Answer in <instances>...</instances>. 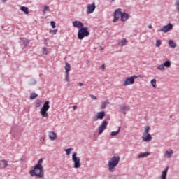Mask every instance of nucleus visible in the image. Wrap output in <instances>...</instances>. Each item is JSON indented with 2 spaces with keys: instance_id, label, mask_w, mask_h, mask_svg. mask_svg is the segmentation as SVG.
<instances>
[{
  "instance_id": "1",
  "label": "nucleus",
  "mask_w": 179,
  "mask_h": 179,
  "mask_svg": "<svg viewBox=\"0 0 179 179\" xmlns=\"http://www.w3.org/2000/svg\"><path fill=\"white\" fill-rule=\"evenodd\" d=\"M31 177L37 178H44V168L43 167V159L41 158L38 163L34 166V169L29 171Z\"/></svg>"
},
{
  "instance_id": "2",
  "label": "nucleus",
  "mask_w": 179,
  "mask_h": 179,
  "mask_svg": "<svg viewBox=\"0 0 179 179\" xmlns=\"http://www.w3.org/2000/svg\"><path fill=\"white\" fill-rule=\"evenodd\" d=\"M120 156H113L110 158L108 162V171L110 173H114L115 167H117L118 163H120Z\"/></svg>"
},
{
  "instance_id": "3",
  "label": "nucleus",
  "mask_w": 179,
  "mask_h": 179,
  "mask_svg": "<svg viewBox=\"0 0 179 179\" xmlns=\"http://www.w3.org/2000/svg\"><path fill=\"white\" fill-rule=\"evenodd\" d=\"M149 131H150V127L149 126H145L142 136L143 142H150V141H152V135L149 134Z\"/></svg>"
},
{
  "instance_id": "4",
  "label": "nucleus",
  "mask_w": 179,
  "mask_h": 179,
  "mask_svg": "<svg viewBox=\"0 0 179 179\" xmlns=\"http://www.w3.org/2000/svg\"><path fill=\"white\" fill-rule=\"evenodd\" d=\"M90 36V32H89L87 27H82L78 30V38L79 40H83L85 37H88Z\"/></svg>"
},
{
  "instance_id": "5",
  "label": "nucleus",
  "mask_w": 179,
  "mask_h": 179,
  "mask_svg": "<svg viewBox=\"0 0 179 179\" xmlns=\"http://www.w3.org/2000/svg\"><path fill=\"white\" fill-rule=\"evenodd\" d=\"M48 110H50V101H48L44 103L43 107L40 110V114L42 115V117L45 118H47V117H48V113H47Z\"/></svg>"
},
{
  "instance_id": "6",
  "label": "nucleus",
  "mask_w": 179,
  "mask_h": 179,
  "mask_svg": "<svg viewBox=\"0 0 179 179\" xmlns=\"http://www.w3.org/2000/svg\"><path fill=\"white\" fill-rule=\"evenodd\" d=\"M72 162L73 163L74 169H79L80 167V158L78 157L77 152H73L72 154Z\"/></svg>"
},
{
  "instance_id": "7",
  "label": "nucleus",
  "mask_w": 179,
  "mask_h": 179,
  "mask_svg": "<svg viewBox=\"0 0 179 179\" xmlns=\"http://www.w3.org/2000/svg\"><path fill=\"white\" fill-rule=\"evenodd\" d=\"M107 125H108V122L107 120H103L99 127V134L101 135L106 129H107Z\"/></svg>"
},
{
  "instance_id": "8",
  "label": "nucleus",
  "mask_w": 179,
  "mask_h": 179,
  "mask_svg": "<svg viewBox=\"0 0 179 179\" xmlns=\"http://www.w3.org/2000/svg\"><path fill=\"white\" fill-rule=\"evenodd\" d=\"M171 66V62L170 60H167L163 64H160L157 69H159V71H164L166 68H170Z\"/></svg>"
},
{
  "instance_id": "9",
  "label": "nucleus",
  "mask_w": 179,
  "mask_h": 179,
  "mask_svg": "<svg viewBox=\"0 0 179 179\" xmlns=\"http://www.w3.org/2000/svg\"><path fill=\"white\" fill-rule=\"evenodd\" d=\"M134 83H135V75L126 78L123 83V86H129V85H134Z\"/></svg>"
},
{
  "instance_id": "10",
  "label": "nucleus",
  "mask_w": 179,
  "mask_h": 179,
  "mask_svg": "<svg viewBox=\"0 0 179 179\" xmlns=\"http://www.w3.org/2000/svg\"><path fill=\"white\" fill-rule=\"evenodd\" d=\"M96 9V3H92L91 4H88L87 6L86 13L87 15H90L93 13Z\"/></svg>"
},
{
  "instance_id": "11",
  "label": "nucleus",
  "mask_w": 179,
  "mask_h": 179,
  "mask_svg": "<svg viewBox=\"0 0 179 179\" xmlns=\"http://www.w3.org/2000/svg\"><path fill=\"white\" fill-rule=\"evenodd\" d=\"M121 8H117L115 13H114V19H113V23H116V22H118V19H120V16L122 15V11H121Z\"/></svg>"
},
{
  "instance_id": "12",
  "label": "nucleus",
  "mask_w": 179,
  "mask_h": 179,
  "mask_svg": "<svg viewBox=\"0 0 179 179\" xmlns=\"http://www.w3.org/2000/svg\"><path fill=\"white\" fill-rule=\"evenodd\" d=\"M173 30V24L169 23L167 25L162 27V29H159L158 31H163V33H167Z\"/></svg>"
},
{
  "instance_id": "13",
  "label": "nucleus",
  "mask_w": 179,
  "mask_h": 179,
  "mask_svg": "<svg viewBox=\"0 0 179 179\" xmlns=\"http://www.w3.org/2000/svg\"><path fill=\"white\" fill-rule=\"evenodd\" d=\"M104 117H106V112L101 111V112H98L96 113V115L93 117V120L94 121H97L98 120H103Z\"/></svg>"
},
{
  "instance_id": "14",
  "label": "nucleus",
  "mask_w": 179,
  "mask_h": 179,
  "mask_svg": "<svg viewBox=\"0 0 179 179\" xmlns=\"http://www.w3.org/2000/svg\"><path fill=\"white\" fill-rule=\"evenodd\" d=\"M72 24L73 26V27H76L77 29H82V27H83V23H82V22L80 21H73L72 22Z\"/></svg>"
},
{
  "instance_id": "15",
  "label": "nucleus",
  "mask_w": 179,
  "mask_h": 179,
  "mask_svg": "<svg viewBox=\"0 0 179 179\" xmlns=\"http://www.w3.org/2000/svg\"><path fill=\"white\" fill-rule=\"evenodd\" d=\"M48 137L50 139V141H55V139H57V134L54 131H49Z\"/></svg>"
},
{
  "instance_id": "16",
  "label": "nucleus",
  "mask_w": 179,
  "mask_h": 179,
  "mask_svg": "<svg viewBox=\"0 0 179 179\" xmlns=\"http://www.w3.org/2000/svg\"><path fill=\"white\" fill-rule=\"evenodd\" d=\"M8 161L3 159L0 161V169H6L8 167Z\"/></svg>"
},
{
  "instance_id": "17",
  "label": "nucleus",
  "mask_w": 179,
  "mask_h": 179,
  "mask_svg": "<svg viewBox=\"0 0 179 179\" xmlns=\"http://www.w3.org/2000/svg\"><path fill=\"white\" fill-rule=\"evenodd\" d=\"M120 111H122V113H124V114H125L127 111H129V106H127L125 105H120Z\"/></svg>"
},
{
  "instance_id": "18",
  "label": "nucleus",
  "mask_w": 179,
  "mask_h": 179,
  "mask_svg": "<svg viewBox=\"0 0 179 179\" xmlns=\"http://www.w3.org/2000/svg\"><path fill=\"white\" fill-rule=\"evenodd\" d=\"M121 17V21L122 22H127L128 20L129 15H128V13H122Z\"/></svg>"
},
{
  "instance_id": "19",
  "label": "nucleus",
  "mask_w": 179,
  "mask_h": 179,
  "mask_svg": "<svg viewBox=\"0 0 179 179\" xmlns=\"http://www.w3.org/2000/svg\"><path fill=\"white\" fill-rule=\"evenodd\" d=\"M173 153L174 152L173 151V150H171L169 151H166L164 154V157H166L167 159H170L171 158V156H173Z\"/></svg>"
},
{
  "instance_id": "20",
  "label": "nucleus",
  "mask_w": 179,
  "mask_h": 179,
  "mask_svg": "<svg viewBox=\"0 0 179 179\" xmlns=\"http://www.w3.org/2000/svg\"><path fill=\"white\" fill-rule=\"evenodd\" d=\"M148 156H150V152H143L138 155V159H141V157L143 159L144 157H148Z\"/></svg>"
},
{
  "instance_id": "21",
  "label": "nucleus",
  "mask_w": 179,
  "mask_h": 179,
  "mask_svg": "<svg viewBox=\"0 0 179 179\" xmlns=\"http://www.w3.org/2000/svg\"><path fill=\"white\" fill-rule=\"evenodd\" d=\"M169 172V166H167L164 171H162L161 179H166L167 173Z\"/></svg>"
},
{
  "instance_id": "22",
  "label": "nucleus",
  "mask_w": 179,
  "mask_h": 179,
  "mask_svg": "<svg viewBox=\"0 0 179 179\" xmlns=\"http://www.w3.org/2000/svg\"><path fill=\"white\" fill-rule=\"evenodd\" d=\"M127 43H128V41L126 38H123L118 43V45H120V47H124L127 45Z\"/></svg>"
},
{
  "instance_id": "23",
  "label": "nucleus",
  "mask_w": 179,
  "mask_h": 179,
  "mask_svg": "<svg viewBox=\"0 0 179 179\" xmlns=\"http://www.w3.org/2000/svg\"><path fill=\"white\" fill-rule=\"evenodd\" d=\"M109 104H110V102H108V101L102 102V103H101V108L102 110H104L105 108H107V106H108Z\"/></svg>"
},
{
  "instance_id": "24",
  "label": "nucleus",
  "mask_w": 179,
  "mask_h": 179,
  "mask_svg": "<svg viewBox=\"0 0 179 179\" xmlns=\"http://www.w3.org/2000/svg\"><path fill=\"white\" fill-rule=\"evenodd\" d=\"M20 10H22V12H24L25 15H29V8L26 6H22Z\"/></svg>"
},
{
  "instance_id": "25",
  "label": "nucleus",
  "mask_w": 179,
  "mask_h": 179,
  "mask_svg": "<svg viewBox=\"0 0 179 179\" xmlns=\"http://www.w3.org/2000/svg\"><path fill=\"white\" fill-rule=\"evenodd\" d=\"M50 50H48L47 48L44 47L42 48V54L43 55H48L50 54Z\"/></svg>"
},
{
  "instance_id": "26",
  "label": "nucleus",
  "mask_w": 179,
  "mask_h": 179,
  "mask_svg": "<svg viewBox=\"0 0 179 179\" xmlns=\"http://www.w3.org/2000/svg\"><path fill=\"white\" fill-rule=\"evenodd\" d=\"M65 71L66 73L69 74V71H71V64L68 62H66Z\"/></svg>"
},
{
  "instance_id": "27",
  "label": "nucleus",
  "mask_w": 179,
  "mask_h": 179,
  "mask_svg": "<svg viewBox=\"0 0 179 179\" xmlns=\"http://www.w3.org/2000/svg\"><path fill=\"white\" fill-rule=\"evenodd\" d=\"M120 131H121V127H118V129H117V131H112V132L110 133V136H117V135L118 134H120Z\"/></svg>"
},
{
  "instance_id": "28",
  "label": "nucleus",
  "mask_w": 179,
  "mask_h": 179,
  "mask_svg": "<svg viewBox=\"0 0 179 179\" xmlns=\"http://www.w3.org/2000/svg\"><path fill=\"white\" fill-rule=\"evenodd\" d=\"M38 97V94H37L36 92H33L30 94V99L31 100H34Z\"/></svg>"
},
{
  "instance_id": "29",
  "label": "nucleus",
  "mask_w": 179,
  "mask_h": 179,
  "mask_svg": "<svg viewBox=\"0 0 179 179\" xmlns=\"http://www.w3.org/2000/svg\"><path fill=\"white\" fill-rule=\"evenodd\" d=\"M169 47H171V48H176V43H174V41L173 40H170L169 41Z\"/></svg>"
},
{
  "instance_id": "30",
  "label": "nucleus",
  "mask_w": 179,
  "mask_h": 179,
  "mask_svg": "<svg viewBox=\"0 0 179 179\" xmlns=\"http://www.w3.org/2000/svg\"><path fill=\"white\" fill-rule=\"evenodd\" d=\"M42 103H43V101H41V99H37L35 102V106L36 108H38L41 106Z\"/></svg>"
},
{
  "instance_id": "31",
  "label": "nucleus",
  "mask_w": 179,
  "mask_h": 179,
  "mask_svg": "<svg viewBox=\"0 0 179 179\" xmlns=\"http://www.w3.org/2000/svg\"><path fill=\"white\" fill-rule=\"evenodd\" d=\"M72 150H73V148H67L64 150V152H66V155L67 156H69V155H71V152H72Z\"/></svg>"
},
{
  "instance_id": "32",
  "label": "nucleus",
  "mask_w": 179,
  "mask_h": 179,
  "mask_svg": "<svg viewBox=\"0 0 179 179\" xmlns=\"http://www.w3.org/2000/svg\"><path fill=\"white\" fill-rule=\"evenodd\" d=\"M50 9V7L48 6H45L43 8H42V11L44 14L47 13V10H48Z\"/></svg>"
},
{
  "instance_id": "33",
  "label": "nucleus",
  "mask_w": 179,
  "mask_h": 179,
  "mask_svg": "<svg viewBox=\"0 0 179 179\" xmlns=\"http://www.w3.org/2000/svg\"><path fill=\"white\" fill-rule=\"evenodd\" d=\"M150 83H151L152 87L156 88V86H157V85H156V79L154 78V79L151 80Z\"/></svg>"
},
{
  "instance_id": "34",
  "label": "nucleus",
  "mask_w": 179,
  "mask_h": 179,
  "mask_svg": "<svg viewBox=\"0 0 179 179\" xmlns=\"http://www.w3.org/2000/svg\"><path fill=\"white\" fill-rule=\"evenodd\" d=\"M22 43L24 45V47H27V45H29L30 41H24L22 39Z\"/></svg>"
},
{
  "instance_id": "35",
  "label": "nucleus",
  "mask_w": 179,
  "mask_h": 179,
  "mask_svg": "<svg viewBox=\"0 0 179 179\" xmlns=\"http://www.w3.org/2000/svg\"><path fill=\"white\" fill-rule=\"evenodd\" d=\"M29 84L34 86V85L37 84V81L35 79H31Z\"/></svg>"
},
{
  "instance_id": "36",
  "label": "nucleus",
  "mask_w": 179,
  "mask_h": 179,
  "mask_svg": "<svg viewBox=\"0 0 179 179\" xmlns=\"http://www.w3.org/2000/svg\"><path fill=\"white\" fill-rule=\"evenodd\" d=\"M160 45H162V41L157 40V41H156V47H160Z\"/></svg>"
},
{
  "instance_id": "37",
  "label": "nucleus",
  "mask_w": 179,
  "mask_h": 179,
  "mask_svg": "<svg viewBox=\"0 0 179 179\" xmlns=\"http://www.w3.org/2000/svg\"><path fill=\"white\" fill-rule=\"evenodd\" d=\"M65 80H66V82L69 83V74L66 73V76H65Z\"/></svg>"
},
{
  "instance_id": "38",
  "label": "nucleus",
  "mask_w": 179,
  "mask_h": 179,
  "mask_svg": "<svg viewBox=\"0 0 179 179\" xmlns=\"http://www.w3.org/2000/svg\"><path fill=\"white\" fill-rule=\"evenodd\" d=\"M50 25L52 26V29H55V22L51 21Z\"/></svg>"
},
{
  "instance_id": "39",
  "label": "nucleus",
  "mask_w": 179,
  "mask_h": 179,
  "mask_svg": "<svg viewBox=\"0 0 179 179\" xmlns=\"http://www.w3.org/2000/svg\"><path fill=\"white\" fill-rule=\"evenodd\" d=\"M50 34H57V30L56 29L50 30Z\"/></svg>"
},
{
  "instance_id": "40",
  "label": "nucleus",
  "mask_w": 179,
  "mask_h": 179,
  "mask_svg": "<svg viewBox=\"0 0 179 179\" xmlns=\"http://www.w3.org/2000/svg\"><path fill=\"white\" fill-rule=\"evenodd\" d=\"M91 99H93V100H97V97L93 94L90 95Z\"/></svg>"
},
{
  "instance_id": "41",
  "label": "nucleus",
  "mask_w": 179,
  "mask_h": 179,
  "mask_svg": "<svg viewBox=\"0 0 179 179\" xmlns=\"http://www.w3.org/2000/svg\"><path fill=\"white\" fill-rule=\"evenodd\" d=\"M100 69H102V71H104V69H106V65L102 64V65L100 66Z\"/></svg>"
},
{
  "instance_id": "42",
  "label": "nucleus",
  "mask_w": 179,
  "mask_h": 179,
  "mask_svg": "<svg viewBox=\"0 0 179 179\" xmlns=\"http://www.w3.org/2000/svg\"><path fill=\"white\" fill-rule=\"evenodd\" d=\"M103 50H104V48L100 46V47H99V50H100V51H103Z\"/></svg>"
},
{
  "instance_id": "43",
  "label": "nucleus",
  "mask_w": 179,
  "mask_h": 179,
  "mask_svg": "<svg viewBox=\"0 0 179 179\" xmlns=\"http://www.w3.org/2000/svg\"><path fill=\"white\" fill-rule=\"evenodd\" d=\"M73 110H76V108H78V106H73Z\"/></svg>"
},
{
  "instance_id": "44",
  "label": "nucleus",
  "mask_w": 179,
  "mask_h": 179,
  "mask_svg": "<svg viewBox=\"0 0 179 179\" xmlns=\"http://www.w3.org/2000/svg\"><path fill=\"white\" fill-rule=\"evenodd\" d=\"M8 0H1L2 3H5Z\"/></svg>"
},
{
  "instance_id": "45",
  "label": "nucleus",
  "mask_w": 179,
  "mask_h": 179,
  "mask_svg": "<svg viewBox=\"0 0 179 179\" xmlns=\"http://www.w3.org/2000/svg\"><path fill=\"white\" fill-rule=\"evenodd\" d=\"M78 85H79V86H83V83H79Z\"/></svg>"
},
{
  "instance_id": "46",
  "label": "nucleus",
  "mask_w": 179,
  "mask_h": 179,
  "mask_svg": "<svg viewBox=\"0 0 179 179\" xmlns=\"http://www.w3.org/2000/svg\"><path fill=\"white\" fill-rule=\"evenodd\" d=\"M148 29H152V25H148Z\"/></svg>"
},
{
  "instance_id": "47",
  "label": "nucleus",
  "mask_w": 179,
  "mask_h": 179,
  "mask_svg": "<svg viewBox=\"0 0 179 179\" xmlns=\"http://www.w3.org/2000/svg\"><path fill=\"white\" fill-rule=\"evenodd\" d=\"M70 85H71V84H70L69 82L68 84H67V86H70Z\"/></svg>"
},
{
  "instance_id": "48",
  "label": "nucleus",
  "mask_w": 179,
  "mask_h": 179,
  "mask_svg": "<svg viewBox=\"0 0 179 179\" xmlns=\"http://www.w3.org/2000/svg\"><path fill=\"white\" fill-rule=\"evenodd\" d=\"M135 78H138L137 76H135Z\"/></svg>"
},
{
  "instance_id": "49",
  "label": "nucleus",
  "mask_w": 179,
  "mask_h": 179,
  "mask_svg": "<svg viewBox=\"0 0 179 179\" xmlns=\"http://www.w3.org/2000/svg\"><path fill=\"white\" fill-rule=\"evenodd\" d=\"M111 1H114V0H111Z\"/></svg>"
}]
</instances>
